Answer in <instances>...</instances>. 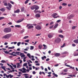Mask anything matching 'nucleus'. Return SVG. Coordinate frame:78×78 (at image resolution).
I'll return each instance as SVG.
<instances>
[{"label": "nucleus", "instance_id": "nucleus-1", "mask_svg": "<svg viewBox=\"0 0 78 78\" xmlns=\"http://www.w3.org/2000/svg\"><path fill=\"white\" fill-rule=\"evenodd\" d=\"M11 31V29L10 27L5 28L4 30L5 33H9Z\"/></svg>", "mask_w": 78, "mask_h": 78}, {"label": "nucleus", "instance_id": "nucleus-2", "mask_svg": "<svg viewBox=\"0 0 78 78\" xmlns=\"http://www.w3.org/2000/svg\"><path fill=\"white\" fill-rule=\"evenodd\" d=\"M11 36V34H9L6 35H5L3 36L2 37V39H9L10 37Z\"/></svg>", "mask_w": 78, "mask_h": 78}, {"label": "nucleus", "instance_id": "nucleus-3", "mask_svg": "<svg viewBox=\"0 0 78 78\" xmlns=\"http://www.w3.org/2000/svg\"><path fill=\"white\" fill-rule=\"evenodd\" d=\"M8 6H7L6 8L8 9V10H11V8H12V5L9 3H8Z\"/></svg>", "mask_w": 78, "mask_h": 78}, {"label": "nucleus", "instance_id": "nucleus-4", "mask_svg": "<svg viewBox=\"0 0 78 78\" xmlns=\"http://www.w3.org/2000/svg\"><path fill=\"white\" fill-rule=\"evenodd\" d=\"M61 41V40L59 38H57L55 40V43H57L58 44L59 43V42H60Z\"/></svg>", "mask_w": 78, "mask_h": 78}, {"label": "nucleus", "instance_id": "nucleus-5", "mask_svg": "<svg viewBox=\"0 0 78 78\" xmlns=\"http://www.w3.org/2000/svg\"><path fill=\"white\" fill-rule=\"evenodd\" d=\"M58 15V14L56 13H54L51 15L52 17H53V18H55V19H56L59 17V16H56Z\"/></svg>", "mask_w": 78, "mask_h": 78}, {"label": "nucleus", "instance_id": "nucleus-6", "mask_svg": "<svg viewBox=\"0 0 78 78\" xmlns=\"http://www.w3.org/2000/svg\"><path fill=\"white\" fill-rule=\"evenodd\" d=\"M54 36V34L49 33L48 35V36L49 38H52Z\"/></svg>", "mask_w": 78, "mask_h": 78}, {"label": "nucleus", "instance_id": "nucleus-7", "mask_svg": "<svg viewBox=\"0 0 78 78\" xmlns=\"http://www.w3.org/2000/svg\"><path fill=\"white\" fill-rule=\"evenodd\" d=\"M35 28L38 30H41V27L39 25H37L35 27Z\"/></svg>", "mask_w": 78, "mask_h": 78}, {"label": "nucleus", "instance_id": "nucleus-8", "mask_svg": "<svg viewBox=\"0 0 78 78\" xmlns=\"http://www.w3.org/2000/svg\"><path fill=\"white\" fill-rule=\"evenodd\" d=\"M23 20H24V19H21L19 20H17L16 21V23H20V22H22V21H23Z\"/></svg>", "mask_w": 78, "mask_h": 78}, {"label": "nucleus", "instance_id": "nucleus-9", "mask_svg": "<svg viewBox=\"0 0 78 78\" xmlns=\"http://www.w3.org/2000/svg\"><path fill=\"white\" fill-rule=\"evenodd\" d=\"M52 75H54V76H53L52 77V78H55V77H58V76L57 74H55V73H52Z\"/></svg>", "mask_w": 78, "mask_h": 78}, {"label": "nucleus", "instance_id": "nucleus-10", "mask_svg": "<svg viewBox=\"0 0 78 78\" xmlns=\"http://www.w3.org/2000/svg\"><path fill=\"white\" fill-rule=\"evenodd\" d=\"M3 3H4V5L5 6H8V4L5 1H3Z\"/></svg>", "mask_w": 78, "mask_h": 78}, {"label": "nucleus", "instance_id": "nucleus-11", "mask_svg": "<svg viewBox=\"0 0 78 78\" xmlns=\"http://www.w3.org/2000/svg\"><path fill=\"white\" fill-rule=\"evenodd\" d=\"M55 56L56 57H59L60 56V53H56L55 54Z\"/></svg>", "mask_w": 78, "mask_h": 78}, {"label": "nucleus", "instance_id": "nucleus-12", "mask_svg": "<svg viewBox=\"0 0 78 78\" xmlns=\"http://www.w3.org/2000/svg\"><path fill=\"white\" fill-rule=\"evenodd\" d=\"M39 9V7L37 5H35V10H38V9Z\"/></svg>", "mask_w": 78, "mask_h": 78}, {"label": "nucleus", "instance_id": "nucleus-13", "mask_svg": "<svg viewBox=\"0 0 78 78\" xmlns=\"http://www.w3.org/2000/svg\"><path fill=\"white\" fill-rule=\"evenodd\" d=\"M22 69L23 70V71H22V73H26V69L23 67V68Z\"/></svg>", "mask_w": 78, "mask_h": 78}, {"label": "nucleus", "instance_id": "nucleus-14", "mask_svg": "<svg viewBox=\"0 0 78 78\" xmlns=\"http://www.w3.org/2000/svg\"><path fill=\"white\" fill-rule=\"evenodd\" d=\"M41 15L39 14H37L35 15V17H40Z\"/></svg>", "mask_w": 78, "mask_h": 78}, {"label": "nucleus", "instance_id": "nucleus-15", "mask_svg": "<svg viewBox=\"0 0 78 78\" xmlns=\"http://www.w3.org/2000/svg\"><path fill=\"white\" fill-rule=\"evenodd\" d=\"M34 28L33 26L30 25L28 27V29H31V28Z\"/></svg>", "mask_w": 78, "mask_h": 78}, {"label": "nucleus", "instance_id": "nucleus-16", "mask_svg": "<svg viewBox=\"0 0 78 78\" xmlns=\"http://www.w3.org/2000/svg\"><path fill=\"white\" fill-rule=\"evenodd\" d=\"M20 12V10L18 9L16 10L14 12L15 13H18V12Z\"/></svg>", "mask_w": 78, "mask_h": 78}, {"label": "nucleus", "instance_id": "nucleus-17", "mask_svg": "<svg viewBox=\"0 0 78 78\" xmlns=\"http://www.w3.org/2000/svg\"><path fill=\"white\" fill-rule=\"evenodd\" d=\"M32 10H34L35 9V5L32 6L30 7Z\"/></svg>", "mask_w": 78, "mask_h": 78}, {"label": "nucleus", "instance_id": "nucleus-18", "mask_svg": "<svg viewBox=\"0 0 78 78\" xmlns=\"http://www.w3.org/2000/svg\"><path fill=\"white\" fill-rule=\"evenodd\" d=\"M59 25V24H56L55 26H54V28H57V27Z\"/></svg>", "mask_w": 78, "mask_h": 78}, {"label": "nucleus", "instance_id": "nucleus-19", "mask_svg": "<svg viewBox=\"0 0 78 78\" xmlns=\"http://www.w3.org/2000/svg\"><path fill=\"white\" fill-rule=\"evenodd\" d=\"M43 46L44 47V48L43 49L44 50H45V49H46V48H47V47L46 46V45L43 44Z\"/></svg>", "mask_w": 78, "mask_h": 78}, {"label": "nucleus", "instance_id": "nucleus-20", "mask_svg": "<svg viewBox=\"0 0 78 78\" xmlns=\"http://www.w3.org/2000/svg\"><path fill=\"white\" fill-rule=\"evenodd\" d=\"M73 42L75 43H76V44H78V39L74 40Z\"/></svg>", "mask_w": 78, "mask_h": 78}, {"label": "nucleus", "instance_id": "nucleus-21", "mask_svg": "<svg viewBox=\"0 0 78 78\" xmlns=\"http://www.w3.org/2000/svg\"><path fill=\"white\" fill-rule=\"evenodd\" d=\"M0 11H2V12H4V11H5V9L4 8H2V9H0Z\"/></svg>", "mask_w": 78, "mask_h": 78}, {"label": "nucleus", "instance_id": "nucleus-22", "mask_svg": "<svg viewBox=\"0 0 78 78\" xmlns=\"http://www.w3.org/2000/svg\"><path fill=\"white\" fill-rule=\"evenodd\" d=\"M25 11V8L24 7H22L21 8V11L22 12H23Z\"/></svg>", "mask_w": 78, "mask_h": 78}, {"label": "nucleus", "instance_id": "nucleus-23", "mask_svg": "<svg viewBox=\"0 0 78 78\" xmlns=\"http://www.w3.org/2000/svg\"><path fill=\"white\" fill-rule=\"evenodd\" d=\"M44 59H46V58H47L46 56H44L43 57H41V58L42 60H44Z\"/></svg>", "mask_w": 78, "mask_h": 78}, {"label": "nucleus", "instance_id": "nucleus-24", "mask_svg": "<svg viewBox=\"0 0 78 78\" xmlns=\"http://www.w3.org/2000/svg\"><path fill=\"white\" fill-rule=\"evenodd\" d=\"M4 51V53H5V54H9V52L8 51H5L4 50L3 51Z\"/></svg>", "mask_w": 78, "mask_h": 78}, {"label": "nucleus", "instance_id": "nucleus-25", "mask_svg": "<svg viewBox=\"0 0 78 78\" xmlns=\"http://www.w3.org/2000/svg\"><path fill=\"white\" fill-rule=\"evenodd\" d=\"M67 64V63H65V66H67V67H70V68L71 69H72V67L71 66H70V65H66V64Z\"/></svg>", "mask_w": 78, "mask_h": 78}, {"label": "nucleus", "instance_id": "nucleus-26", "mask_svg": "<svg viewBox=\"0 0 78 78\" xmlns=\"http://www.w3.org/2000/svg\"><path fill=\"white\" fill-rule=\"evenodd\" d=\"M15 47L14 46H12V47H9L8 48V49H12V48H14Z\"/></svg>", "mask_w": 78, "mask_h": 78}, {"label": "nucleus", "instance_id": "nucleus-27", "mask_svg": "<svg viewBox=\"0 0 78 78\" xmlns=\"http://www.w3.org/2000/svg\"><path fill=\"white\" fill-rule=\"evenodd\" d=\"M11 65H12V66L14 67V68H15V69H16V65H14V64H12V63H11Z\"/></svg>", "mask_w": 78, "mask_h": 78}, {"label": "nucleus", "instance_id": "nucleus-28", "mask_svg": "<svg viewBox=\"0 0 78 78\" xmlns=\"http://www.w3.org/2000/svg\"><path fill=\"white\" fill-rule=\"evenodd\" d=\"M62 6H67V3H63L62 4Z\"/></svg>", "mask_w": 78, "mask_h": 78}, {"label": "nucleus", "instance_id": "nucleus-29", "mask_svg": "<svg viewBox=\"0 0 78 78\" xmlns=\"http://www.w3.org/2000/svg\"><path fill=\"white\" fill-rule=\"evenodd\" d=\"M42 45H39L38 46V48L39 49H41V48H42Z\"/></svg>", "mask_w": 78, "mask_h": 78}, {"label": "nucleus", "instance_id": "nucleus-30", "mask_svg": "<svg viewBox=\"0 0 78 78\" xmlns=\"http://www.w3.org/2000/svg\"><path fill=\"white\" fill-rule=\"evenodd\" d=\"M16 65H18L17 66V68H19V67H20V63H16Z\"/></svg>", "mask_w": 78, "mask_h": 78}, {"label": "nucleus", "instance_id": "nucleus-31", "mask_svg": "<svg viewBox=\"0 0 78 78\" xmlns=\"http://www.w3.org/2000/svg\"><path fill=\"white\" fill-rule=\"evenodd\" d=\"M27 56L29 58H31V55H30V53H28L27 55Z\"/></svg>", "mask_w": 78, "mask_h": 78}, {"label": "nucleus", "instance_id": "nucleus-32", "mask_svg": "<svg viewBox=\"0 0 78 78\" xmlns=\"http://www.w3.org/2000/svg\"><path fill=\"white\" fill-rule=\"evenodd\" d=\"M59 37H61V38H63L64 36L62 35H58Z\"/></svg>", "mask_w": 78, "mask_h": 78}, {"label": "nucleus", "instance_id": "nucleus-33", "mask_svg": "<svg viewBox=\"0 0 78 78\" xmlns=\"http://www.w3.org/2000/svg\"><path fill=\"white\" fill-rule=\"evenodd\" d=\"M15 27H17V28H20V25H16L15 26Z\"/></svg>", "mask_w": 78, "mask_h": 78}, {"label": "nucleus", "instance_id": "nucleus-34", "mask_svg": "<svg viewBox=\"0 0 78 78\" xmlns=\"http://www.w3.org/2000/svg\"><path fill=\"white\" fill-rule=\"evenodd\" d=\"M21 44V43L20 42H19L17 43V45L18 46H20V44Z\"/></svg>", "mask_w": 78, "mask_h": 78}, {"label": "nucleus", "instance_id": "nucleus-35", "mask_svg": "<svg viewBox=\"0 0 78 78\" xmlns=\"http://www.w3.org/2000/svg\"><path fill=\"white\" fill-rule=\"evenodd\" d=\"M66 45V44L64 43L62 46H61V48H63L65 46V45Z\"/></svg>", "mask_w": 78, "mask_h": 78}, {"label": "nucleus", "instance_id": "nucleus-36", "mask_svg": "<svg viewBox=\"0 0 78 78\" xmlns=\"http://www.w3.org/2000/svg\"><path fill=\"white\" fill-rule=\"evenodd\" d=\"M5 19V17H0V20H2L3 19Z\"/></svg>", "mask_w": 78, "mask_h": 78}, {"label": "nucleus", "instance_id": "nucleus-37", "mask_svg": "<svg viewBox=\"0 0 78 78\" xmlns=\"http://www.w3.org/2000/svg\"><path fill=\"white\" fill-rule=\"evenodd\" d=\"M1 62H2V63H6V61L4 60H2L1 61Z\"/></svg>", "mask_w": 78, "mask_h": 78}, {"label": "nucleus", "instance_id": "nucleus-38", "mask_svg": "<svg viewBox=\"0 0 78 78\" xmlns=\"http://www.w3.org/2000/svg\"><path fill=\"white\" fill-rule=\"evenodd\" d=\"M30 50H33L34 48V47L33 46H31L30 47Z\"/></svg>", "mask_w": 78, "mask_h": 78}, {"label": "nucleus", "instance_id": "nucleus-39", "mask_svg": "<svg viewBox=\"0 0 78 78\" xmlns=\"http://www.w3.org/2000/svg\"><path fill=\"white\" fill-rule=\"evenodd\" d=\"M67 51H65V52H62V54H67Z\"/></svg>", "mask_w": 78, "mask_h": 78}, {"label": "nucleus", "instance_id": "nucleus-40", "mask_svg": "<svg viewBox=\"0 0 78 78\" xmlns=\"http://www.w3.org/2000/svg\"><path fill=\"white\" fill-rule=\"evenodd\" d=\"M76 27V26H73L72 27V30H75V28Z\"/></svg>", "mask_w": 78, "mask_h": 78}, {"label": "nucleus", "instance_id": "nucleus-41", "mask_svg": "<svg viewBox=\"0 0 78 78\" xmlns=\"http://www.w3.org/2000/svg\"><path fill=\"white\" fill-rule=\"evenodd\" d=\"M54 26V25H52L49 27V28L50 29H51V28H52Z\"/></svg>", "mask_w": 78, "mask_h": 78}, {"label": "nucleus", "instance_id": "nucleus-42", "mask_svg": "<svg viewBox=\"0 0 78 78\" xmlns=\"http://www.w3.org/2000/svg\"><path fill=\"white\" fill-rule=\"evenodd\" d=\"M14 53L15 54V52H13L11 53H9V55H13V54H14Z\"/></svg>", "mask_w": 78, "mask_h": 78}, {"label": "nucleus", "instance_id": "nucleus-43", "mask_svg": "<svg viewBox=\"0 0 78 78\" xmlns=\"http://www.w3.org/2000/svg\"><path fill=\"white\" fill-rule=\"evenodd\" d=\"M28 37H29L28 36H25L23 37V39H27V38H28Z\"/></svg>", "mask_w": 78, "mask_h": 78}, {"label": "nucleus", "instance_id": "nucleus-44", "mask_svg": "<svg viewBox=\"0 0 78 78\" xmlns=\"http://www.w3.org/2000/svg\"><path fill=\"white\" fill-rule=\"evenodd\" d=\"M30 41V40H26V41H25V42H27L28 43L29 42V41Z\"/></svg>", "mask_w": 78, "mask_h": 78}, {"label": "nucleus", "instance_id": "nucleus-45", "mask_svg": "<svg viewBox=\"0 0 78 78\" xmlns=\"http://www.w3.org/2000/svg\"><path fill=\"white\" fill-rule=\"evenodd\" d=\"M27 66V63H24V64H23V66H25L26 67V66Z\"/></svg>", "mask_w": 78, "mask_h": 78}, {"label": "nucleus", "instance_id": "nucleus-46", "mask_svg": "<svg viewBox=\"0 0 78 78\" xmlns=\"http://www.w3.org/2000/svg\"><path fill=\"white\" fill-rule=\"evenodd\" d=\"M10 76V74L9 75H6V78H9V77Z\"/></svg>", "mask_w": 78, "mask_h": 78}, {"label": "nucleus", "instance_id": "nucleus-47", "mask_svg": "<svg viewBox=\"0 0 78 78\" xmlns=\"http://www.w3.org/2000/svg\"><path fill=\"white\" fill-rule=\"evenodd\" d=\"M67 18L68 19H71V17H70V16H69L67 17Z\"/></svg>", "mask_w": 78, "mask_h": 78}, {"label": "nucleus", "instance_id": "nucleus-48", "mask_svg": "<svg viewBox=\"0 0 78 78\" xmlns=\"http://www.w3.org/2000/svg\"><path fill=\"white\" fill-rule=\"evenodd\" d=\"M23 55H24V54L23 53H20V56H23Z\"/></svg>", "mask_w": 78, "mask_h": 78}, {"label": "nucleus", "instance_id": "nucleus-49", "mask_svg": "<svg viewBox=\"0 0 78 78\" xmlns=\"http://www.w3.org/2000/svg\"><path fill=\"white\" fill-rule=\"evenodd\" d=\"M36 72L34 71L32 73L33 75H35L36 74Z\"/></svg>", "mask_w": 78, "mask_h": 78}, {"label": "nucleus", "instance_id": "nucleus-50", "mask_svg": "<svg viewBox=\"0 0 78 78\" xmlns=\"http://www.w3.org/2000/svg\"><path fill=\"white\" fill-rule=\"evenodd\" d=\"M53 23H54V22H53V21H52L50 23V25H52V24H53Z\"/></svg>", "mask_w": 78, "mask_h": 78}, {"label": "nucleus", "instance_id": "nucleus-51", "mask_svg": "<svg viewBox=\"0 0 78 78\" xmlns=\"http://www.w3.org/2000/svg\"><path fill=\"white\" fill-rule=\"evenodd\" d=\"M10 67L11 68V69H12V70L14 69V68H13V67H12V66H10Z\"/></svg>", "mask_w": 78, "mask_h": 78}, {"label": "nucleus", "instance_id": "nucleus-52", "mask_svg": "<svg viewBox=\"0 0 78 78\" xmlns=\"http://www.w3.org/2000/svg\"><path fill=\"white\" fill-rule=\"evenodd\" d=\"M23 75L24 76H28V74H27V73L24 74Z\"/></svg>", "mask_w": 78, "mask_h": 78}, {"label": "nucleus", "instance_id": "nucleus-53", "mask_svg": "<svg viewBox=\"0 0 78 78\" xmlns=\"http://www.w3.org/2000/svg\"><path fill=\"white\" fill-rule=\"evenodd\" d=\"M74 56H78V54H77V53L76 54H74Z\"/></svg>", "mask_w": 78, "mask_h": 78}, {"label": "nucleus", "instance_id": "nucleus-54", "mask_svg": "<svg viewBox=\"0 0 78 78\" xmlns=\"http://www.w3.org/2000/svg\"><path fill=\"white\" fill-rule=\"evenodd\" d=\"M1 68H2V69H3V70H4V69H5V67L2 66Z\"/></svg>", "mask_w": 78, "mask_h": 78}, {"label": "nucleus", "instance_id": "nucleus-55", "mask_svg": "<svg viewBox=\"0 0 78 78\" xmlns=\"http://www.w3.org/2000/svg\"><path fill=\"white\" fill-rule=\"evenodd\" d=\"M39 68L38 67V68L37 67L35 68L36 70H39Z\"/></svg>", "mask_w": 78, "mask_h": 78}, {"label": "nucleus", "instance_id": "nucleus-56", "mask_svg": "<svg viewBox=\"0 0 78 78\" xmlns=\"http://www.w3.org/2000/svg\"><path fill=\"white\" fill-rule=\"evenodd\" d=\"M10 3H11L12 5H14V2H13L12 1H10Z\"/></svg>", "mask_w": 78, "mask_h": 78}, {"label": "nucleus", "instance_id": "nucleus-57", "mask_svg": "<svg viewBox=\"0 0 78 78\" xmlns=\"http://www.w3.org/2000/svg\"><path fill=\"white\" fill-rule=\"evenodd\" d=\"M61 22V20H58L57 21V23H59V22Z\"/></svg>", "mask_w": 78, "mask_h": 78}, {"label": "nucleus", "instance_id": "nucleus-58", "mask_svg": "<svg viewBox=\"0 0 78 78\" xmlns=\"http://www.w3.org/2000/svg\"><path fill=\"white\" fill-rule=\"evenodd\" d=\"M19 61H20V64H22V60H19Z\"/></svg>", "mask_w": 78, "mask_h": 78}, {"label": "nucleus", "instance_id": "nucleus-59", "mask_svg": "<svg viewBox=\"0 0 78 78\" xmlns=\"http://www.w3.org/2000/svg\"><path fill=\"white\" fill-rule=\"evenodd\" d=\"M64 72H67V70L65 69L64 70Z\"/></svg>", "mask_w": 78, "mask_h": 78}, {"label": "nucleus", "instance_id": "nucleus-60", "mask_svg": "<svg viewBox=\"0 0 78 78\" xmlns=\"http://www.w3.org/2000/svg\"><path fill=\"white\" fill-rule=\"evenodd\" d=\"M62 6H59V9H62Z\"/></svg>", "mask_w": 78, "mask_h": 78}, {"label": "nucleus", "instance_id": "nucleus-61", "mask_svg": "<svg viewBox=\"0 0 78 78\" xmlns=\"http://www.w3.org/2000/svg\"><path fill=\"white\" fill-rule=\"evenodd\" d=\"M72 45L73 47H75L76 46V45H75V44H72Z\"/></svg>", "mask_w": 78, "mask_h": 78}, {"label": "nucleus", "instance_id": "nucleus-62", "mask_svg": "<svg viewBox=\"0 0 78 78\" xmlns=\"http://www.w3.org/2000/svg\"><path fill=\"white\" fill-rule=\"evenodd\" d=\"M70 17H71V18H72V17H73V15H70Z\"/></svg>", "mask_w": 78, "mask_h": 78}, {"label": "nucleus", "instance_id": "nucleus-63", "mask_svg": "<svg viewBox=\"0 0 78 78\" xmlns=\"http://www.w3.org/2000/svg\"><path fill=\"white\" fill-rule=\"evenodd\" d=\"M50 60V59L49 58H48L46 59V61H48Z\"/></svg>", "mask_w": 78, "mask_h": 78}, {"label": "nucleus", "instance_id": "nucleus-64", "mask_svg": "<svg viewBox=\"0 0 78 78\" xmlns=\"http://www.w3.org/2000/svg\"><path fill=\"white\" fill-rule=\"evenodd\" d=\"M28 3V1H25V4H27V3Z\"/></svg>", "mask_w": 78, "mask_h": 78}]
</instances>
